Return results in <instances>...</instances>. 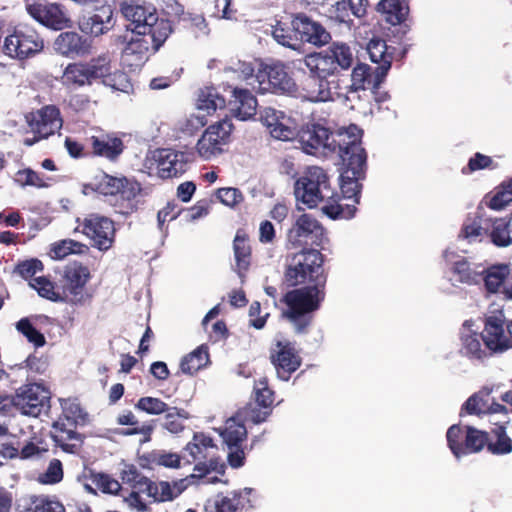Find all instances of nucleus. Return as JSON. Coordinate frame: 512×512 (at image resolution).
Returning <instances> with one entry per match:
<instances>
[{"mask_svg":"<svg viewBox=\"0 0 512 512\" xmlns=\"http://www.w3.org/2000/svg\"><path fill=\"white\" fill-rule=\"evenodd\" d=\"M85 65L91 81L110 75V59L106 55L100 56Z\"/></svg>","mask_w":512,"mask_h":512,"instance_id":"55","label":"nucleus"},{"mask_svg":"<svg viewBox=\"0 0 512 512\" xmlns=\"http://www.w3.org/2000/svg\"><path fill=\"white\" fill-rule=\"evenodd\" d=\"M233 105L232 111L240 120H247L256 114L257 100L255 96L246 88L234 87L232 90Z\"/></svg>","mask_w":512,"mask_h":512,"instance_id":"28","label":"nucleus"},{"mask_svg":"<svg viewBox=\"0 0 512 512\" xmlns=\"http://www.w3.org/2000/svg\"><path fill=\"white\" fill-rule=\"evenodd\" d=\"M90 481L103 493L117 494L121 489L120 483L105 473H92Z\"/></svg>","mask_w":512,"mask_h":512,"instance_id":"54","label":"nucleus"},{"mask_svg":"<svg viewBox=\"0 0 512 512\" xmlns=\"http://www.w3.org/2000/svg\"><path fill=\"white\" fill-rule=\"evenodd\" d=\"M50 392L40 384H27L20 387L12 399V404L24 415L37 417L49 407Z\"/></svg>","mask_w":512,"mask_h":512,"instance_id":"13","label":"nucleus"},{"mask_svg":"<svg viewBox=\"0 0 512 512\" xmlns=\"http://www.w3.org/2000/svg\"><path fill=\"white\" fill-rule=\"evenodd\" d=\"M29 15L44 26L61 30L69 26V18L56 3H33L26 7Z\"/></svg>","mask_w":512,"mask_h":512,"instance_id":"21","label":"nucleus"},{"mask_svg":"<svg viewBox=\"0 0 512 512\" xmlns=\"http://www.w3.org/2000/svg\"><path fill=\"white\" fill-rule=\"evenodd\" d=\"M243 421H249L242 414V410L235 416L225 422V426L220 430V435L227 447H235L241 444L247 437V429Z\"/></svg>","mask_w":512,"mask_h":512,"instance_id":"31","label":"nucleus"},{"mask_svg":"<svg viewBox=\"0 0 512 512\" xmlns=\"http://www.w3.org/2000/svg\"><path fill=\"white\" fill-rule=\"evenodd\" d=\"M254 398L260 409L248 405L242 409V414L252 423L259 424L264 422L270 415L271 406L274 402V392L269 388L266 378H260L258 381H255Z\"/></svg>","mask_w":512,"mask_h":512,"instance_id":"17","label":"nucleus"},{"mask_svg":"<svg viewBox=\"0 0 512 512\" xmlns=\"http://www.w3.org/2000/svg\"><path fill=\"white\" fill-rule=\"evenodd\" d=\"M86 246L78 241L72 239H64L59 242L52 244L50 249V255L53 259H63L70 254L83 253Z\"/></svg>","mask_w":512,"mask_h":512,"instance_id":"45","label":"nucleus"},{"mask_svg":"<svg viewBox=\"0 0 512 512\" xmlns=\"http://www.w3.org/2000/svg\"><path fill=\"white\" fill-rule=\"evenodd\" d=\"M233 125L230 120L223 119L210 125L196 144L197 153L205 160H210L223 152L228 143Z\"/></svg>","mask_w":512,"mask_h":512,"instance_id":"12","label":"nucleus"},{"mask_svg":"<svg viewBox=\"0 0 512 512\" xmlns=\"http://www.w3.org/2000/svg\"><path fill=\"white\" fill-rule=\"evenodd\" d=\"M52 439L55 444L66 453L76 454L79 451L80 444L67 442L69 440H78L81 442L80 435L75 430H69L68 436L63 434H53Z\"/></svg>","mask_w":512,"mask_h":512,"instance_id":"58","label":"nucleus"},{"mask_svg":"<svg viewBox=\"0 0 512 512\" xmlns=\"http://www.w3.org/2000/svg\"><path fill=\"white\" fill-rule=\"evenodd\" d=\"M294 194L296 200L308 208L324 203L322 212L331 219H350L356 212L355 205H342L338 202L340 197L331 187L328 175L317 166L309 167L296 180Z\"/></svg>","mask_w":512,"mask_h":512,"instance_id":"2","label":"nucleus"},{"mask_svg":"<svg viewBox=\"0 0 512 512\" xmlns=\"http://www.w3.org/2000/svg\"><path fill=\"white\" fill-rule=\"evenodd\" d=\"M377 11L384 15L391 25L403 22L408 15V4L405 0H381L377 4Z\"/></svg>","mask_w":512,"mask_h":512,"instance_id":"34","label":"nucleus"},{"mask_svg":"<svg viewBox=\"0 0 512 512\" xmlns=\"http://www.w3.org/2000/svg\"><path fill=\"white\" fill-rule=\"evenodd\" d=\"M123 16L129 21L127 29L133 34L153 33L160 26L156 8L150 3L131 1L121 6Z\"/></svg>","mask_w":512,"mask_h":512,"instance_id":"10","label":"nucleus"},{"mask_svg":"<svg viewBox=\"0 0 512 512\" xmlns=\"http://www.w3.org/2000/svg\"><path fill=\"white\" fill-rule=\"evenodd\" d=\"M194 470L197 472L195 475L196 479H202L211 471L217 474L223 475L225 473V464L218 458H211L207 463L200 462L195 465Z\"/></svg>","mask_w":512,"mask_h":512,"instance_id":"60","label":"nucleus"},{"mask_svg":"<svg viewBox=\"0 0 512 512\" xmlns=\"http://www.w3.org/2000/svg\"><path fill=\"white\" fill-rule=\"evenodd\" d=\"M303 63L311 75L320 78L328 79L329 76L337 72L326 49L306 55Z\"/></svg>","mask_w":512,"mask_h":512,"instance_id":"30","label":"nucleus"},{"mask_svg":"<svg viewBox=\"0 0 512 512\" xmlns=\"http://www.w3.org/2000/svg\"><path fill=\"white\" fill-rule=\"evenodd\" d=\"M488 234L496 246L507 247L512 245V217L510 221L502 218H490Z\"/></svg>","mask_w":512,"mask_h":512,"instance_id":"36","label":"nucleus"},{"mask_svg":"<svg viewBox=\"0 0 512 512\" xmlns=\"http://www.w3.org/2000/svg\"><path fill=\"white\" fill-rule=\"evenodd\" d=\"M451 271L456 281L467 285L480 284L484 272L482 264L470 262L465 258L456 260Z\"/></svg>","mask_w":512,"mask_h":512,"instance_id":"29","label":"nucleus"},{"mask_svg":"<svg viewBox=\"0 0 512 512\" xmlns=\"http://www.w3.org/2000/svg\"><path fill=\"white\" fill-rule=\"evenodd\" d=\"M348 128L349 126L341 128L336 135H333L328 128L321 124L308 123L299 130L297 141L307 154L313 155L322 148L339 152V134Z\"/></svg>","mask_w":512,"mask_h":512,"instance_id":"6","label":"nucleus"},{"mask_svg":"<svg viewBox=\"0 0 512 512\" xmlns=\"http://www.w3.org/2000/svg\"><path fill=\"white\" fill-rule=\"evenodd\" d=\"M488 442L487 433L475 429L473 427H466L464 444H462L461 456L469 453H476L483 449Z\"/></svg>","mask_w":512,"mask_h":512,"instance_id":"41","label":"nucleus"},{"mask_svg":"<svg viewBox=\"0 0 512 512\" xmlns=\"http://www.w3.org/2000/svg\"><path fill=\"white\" fill-rule=\"evenodd\" d=\"M209 362L208 347L201 345L194 351L182 358L180 363L181 371L193 375Z\"/></svg>","mask_w":512,"mask_h":512,"instance_id":"39","label":"nucleus"},{"mask_svg":"<svg viewBox=\"0 0 512 512\" xmlns=\"http://www.w3.org/2000/svg\"><path fill=\"white\" fill-rule=\"evenodd\" d=\"M257 92L293 95L297 92L294 79L288 74L282 62L267 64L258 71Z\"/></svg>","mask_w":512,"mask_h":512,"instance_id":"9","label":"nucleus"},{"mask_svg":"<svg viewBox=\"0 0 512 512\" xmlns=\"http://www.w3.org/2000/svg\"><path fill=\"white\" fill-rule=\"evenodd\" d=\"M30 286L37 290L38 294L53 302H64L62 292L56 291L54 284L45 277L33 278Z\"/></svg>","mask_w":512,"mask_h":512,"instance_id":"48","label":"nucleus"},{"mask_svg":"<svg viewBox=\"0 0 512 512\" xmlns=\"http://www.w3.org/2000/svg\"><path fill=\"white\" fill-rule=\"evenodd\" d=\"M90 279L88 267L74 262L65 266L61 279V292L63 300L72 305L84 304L90 295L86 291V284Z\"/></svg>","mask_w":512,"mask_h":512,"instance_id":"5","label":"nucleus"},{"mask_svg":"<svg viewBox=\"0 0 512 512\" xmlns=\"http://www.w3.org/2000/svg\"><path fill=\"white\" fill-rule=\"evenodd\" d=\"M447 442L455 457H461L462 444H464L465 434H463L460 426L452 425L447 431Z\"/></svg>","mask_w":512,"mask_h":512,"instance_id":"61","label":"nucleus"},{"mask_svg":"<svg viewBox=\"0 0 512 512\" xmlns=\"http://www.w3.org/2000/svg\"><path fill=\"white\" fill-rule=\"evenodd\" d=\"M506 425L496 423V427L493 429L496 441L488 444V449L493 454L500 455L512 452V440L506 434Z\"/></svg>","mask_w":512,"mask_h":512,"instance_id":"46","label":"nucleus"},{"mask_svg":"<svg viewBox=\"0 0 512 512\" xmlns=\"http://www.w3.org/2000/svg\"><path fill=\"white\" fill-rule=\"evenodd\" d=\"M322 264V254L316 249H308L294 254L287 267L285 277L290 285L296 286L307 280L315 282L312 286L289 291L283 297L288 307L283 316L293 323L298 333L304 332L310 324L311 313L319 308L323 298L319 288L325 282Z\"/></svg>","mask_w":512,"mask_h":512,"instance_id":"1","label":"nucleus"},{"mask_svg":"<svg viewBox=\"0 0 512 512\" xmlns=\"http://www.w3.org/2000/svg\"><path fill=\"white\" fill-rule=\"evenodd\" d=\"M158 175L163 178L177 177L184 173L188 165V156L184 152L171 149H159L153 154Z\"/></svg>","mask_w":512,"mask_h":512,"instance_id":"20","label":"nucleus"},{"mask_svg":"<svg viewBox=\"0 0 512 512\" xmlns=\"http://www.w3.org/2000/svg\"><path fill=\"white\" fill-rule=\"evenodd\" d=\"M16 329L35 347L38 348L45 345L46 340L44 335L33 326L29 318L20 319L16 323Z\"/></svg>","mask_w":512,"mask_h":512,"instance_id":"50","label":"nucleus"},{"mask_svg":"<svg viewBox=\"0 0 512 512\" xmlns=\"http://www.w3.org/2000/svg\"><path fill=\"white\" fill-rule=\"evenodd\" d=\"M332 82L328 79L311 75L302 83L300 96L310 102H327L333 100Z\"/></svg>","mask_w":512,"mask_h":512,"instance_id":"26","label":"nucleus"},{"mask_svg":"<svg viewBox=\"0 0 512 512\" xmlns=\"http://www.w3.org/2000/svg\"><path fill=\"white\" fill-rule=\"evenodd\" d=\"M54 49L67 57L84 56L90 52V43L76 32H63L56 38Z\"/></svg>","mask_w":512,"mask_h":512,"instance_id":"25","label":"nucleus"},{"mask_svg":"<svg viewBox=\"0 0 512 512\" xmlns=\"http://www.w3.org/2000/svg\"><path fill=\"white\" fill-rule=\"evenodd\" d=\"M82 232L99 250H108L114 242V223L107 217L91 214L83 221Z\"/></svg>","mask_w":512,"mask_h":512,"instance_id":"15","label":"nucleus"},{"mask_svg":"<svg viewBox=\"0 0 512 512\" xmlns=\"http://www.w3.org/2000/svg\"><path fill=\"white\" fill-rule=\"evenodd\" d=\"M482 281L489 293H499L506 279L510 274V267L507 264H496L489 267L483 266Z\"/></svg>","mask_w":512,"mask_h":512,"instance_id":"32","label":"nucleus"},{"mask_svg":"<svg viewBox=\"0 0 512 512\" xmlns=\"http://www.w3.org/2000/svg\"><path fill=\"white\" fill-rule=\"evenodd\" d=\"M326 50L336 70L338 67L342 70H348L356 60L353 48L345 42H332Z\"/></svg>","mask_w":512,"mask_h":512,"instance_id":"33","label":"nucleus"},{"mask_svg":"<svg viewBox=\"0 0 512 512\" xmlns=\"http://www.w3.org/2000/svg\"><path fill=\"white\" fill-rule=\"evenodd\" d=\"M272 37L274 40L284 46L293 50H300L302 45L299 42L297 31L294 30L292 22L290 25L286 23L278 22L272 28Z\"/></svg>","mask_w":512,"mask_h":512,"instance_id":"40","label":"nucleus"},{"mask_svg":"<svg viewBox=\"0 0 512 512\" xmlns=\"http://www.w3.org/2000/svg\"><path fill=\"white\" fill-rule=\"evenodd\" d=\"M179 418H188V413L184 409L170 407L168 411H166L165 419L162 424L163 428L173 434L181 432L184 426Z\"/></svg>","mask_w":512,"mask_h":512,"instance_id":"52","label":"nucleus"},{"mask_svg":"<svg viewBox=\"0 0 512 512\" xmlns=\"http://www.w3.org/2000/svg\"><path fill=\"white\" fill-rule=\"evenodd\" d=\"M135 408L149 415H160L170 408L164 401L155 397H141L135 404Z\"/></svg>","mask_w":512,"mask_h":512,"instance_id":"53","label":"nucleus"},{"mask_svg":"<svg viewBox=\"0 0 512 512\" xmlns=\"http://www.w3.org/2000/svg\"><path fill=\"white\" fill-rule=\"evenodd\" d=\"M172 32L169 20L161 19L160 26L153 33L133 34L128 38L122 51V63L130 68H139L147 58L150 47L157 51Z\"/></svg>","mask_w":512,"mask_h":512,"instance_id":"4","label":"nucleus"},{"mask_svg":"<svg viewBox=\"0 0 512 512\" xmlns=\"http://www.w3.org/2000/svg\"><path fill=\"white\" fill-rule=\"evenodd\" d=\"M472 322L465 321L461 331L462 348L461 352L470 359L482 360L487 356L491 355V352L487 346L482 348L481 340L484 341L485 330L483 334H478L471 330Z\"/></svg>","mask_w":512,"mask_h":512,"instance_id":"24","label":"nucleus"},{"mask_svg":"<svg viewBox=\"0 0 512 512\" xmlns=\"http://www.w3.org/2000/svg\"><path fill=\"white\" fill-rule=\"evenodd\" d=\"M195 482V475H189L186 478L173 481L172 483L167 481H161L154 483L148 481L144 493L149 497L153 498L157 502L171 501L178 497L186 488Z\"/></svg>","mask_w":512,"mask_h":512,"instance_id":"23","label":"nucleus"},{"mask_svg":"<svg viewBox=\"0 0 512 512\" xmlns=\"http://www.w3.org/2000/svg\"><path fill=\"white\" fill-rule=\"evenodd\" d=\"M324 237V228L311 214L302 213L293 217V223L287 230V243L292 248L308 244L320 245Z\"/></svg>","mask_w":512,"mask_h":512,"instance_id":"8","label":"nucleus"},{"mask_svg":"<svg viewBox=\"0 0 512 512\" xmlns=\"http://www.w3.org/2000/svg\"><path fill=\"white\" fill-rule=\"evenodd\" d=\"M115 24L114 9L109 3L95 8V12L79 22L81 31L95 37L106 34Z\"/></svg>","mask_w":512,"mask_h":512,"instance_id":"22","label":"nucleus"},{"mask_svg":"<svg viewBox=\"0 0 512 512\" xmlns=\"http://www.w3.org/2000/svg\"><path fill=\"white\" fill-rule=\"evenodd\" d=\"M226 106L225 98L219 94L217 89L213 87H207L200 90L197 98V108L200 111H204L207 114H212L216 110L224 109Z\"/></svg>","mask_w":512,"mask_h":512,"instance_id":"38","label":"nucleus"},{"mask_svg":"<svg viewBox=\"0 0 512 512\" xmlns=\"http://www.w3.org/2000/svg\"><path fill=\"white\" fill-rule=\"evenodd\" d=\"M489 394L490 391L488 389H483L473 394L464 403L463 410H465L468 414L479 415L481 413H486V409L488 408Z\"/></svg>","mask_w":512,"mask_h":512,"instance_id":"51","label":"nucleus"},{"mask_svg":"<svg viewBox=\"0 0 512 512\" xmlns=\"http://www.w3.org/2000/svg\"><path fill=\"white\" fill-rule=\"evenodd\" d=\"M367 52L370 60L373 63L379 64L378 67H384L386 62H388L389 69L391 68L393 57L392 54L388 52V47L384 40L371 39L367 44Z\"/></svg>","mask_w":512,"mask_h":512,"instance_id":"43","label":"nucleus"},{"mask_svg":"<svg viewBox=\"0 0 512 512\" xmlns=\"http://www.w3.org/2000/svg\"><path fill=\"white\" fill-rule=\"evenodd\" d=\"M33 512H65L64 506L47 497H36L33 500Z\"/></svg>","mask_w":512,"mask_h":512,"instance_id":"64","label":"nucleus"},{"mask_svg":"<svg viewBox=\"0 0 512 512\" xmlns=\"http://www.w3.org/2000/svg\"><path fill=\"white\" fill-rule=\"evenodd\" d=\"M120 477L124 483L131 485L133 488H137L139 492L142 493H144V488H146L149 481V478L142 475L133 464H124L120 472Z\"/></svg>","mask_w":512,"mask_h":512,"instance_id":"49","label":"nucleus"},{"mask_svg":"<svg viewBox=\"0 0 512 512\" xmlns=\"http://www.w3.org/2000/svg\"><path fill=\"white\" fill-rule=\"evenodd\" d=\"M233 248L236 261V271L239 277L242 278L244 276V272L250 265V246L244 237L236 235Z\"/></svg>","mask_w":512,"mask_h":512,"instance_id":"42","label":"nucleus"},{"mask_svg":"<svg viewBox=\"0 0 512 512\" xmlns=\"http://www.w3.org/2000/svg\"><path fill=\"white\" fill-rule=\"evenodd\" d=\"M352 5L347 0H341L335 3L330 9V17L346 25L352 23Z\"/></svg>","mask_w":512,"mask_h":512,"instance_id":"59","label":"nucleus"},{"mask_svg":"<svg viewBox=\"0 0 512 512\" xmlns=\"http://www.w3.org/2000/svg\"><path fill=\"white\" fill-rule=\"evenodd\" d=\"M490 218L475 216L464 222L460 236L469 243L480 242L488 235Z\"/></svg>","mask_w":512,"mask_h":512,"instance_id":"35","label":"nucleus"},{"mask_svg":"<svg viewBox=\"0 0 512 512\" xmlns=\"http://www.w3.org/2000/svg\"><path fill=\"white\" fill-rule=\"evenodd\" d=\"M27 122L37 138L44 139L53 135L62 127L60 112L55 106L49 105L27 116Z\"/></svg>","mask_w":512,"mask_h":512,"instance_id":"16","label":"nucleus"},{"mask_svg":"<svg viewBox=\"0 0 512 512\" xmlns=\"http://www.w3.org/2000/svg\"><path fill=\"white\" fill-rule=\"evenodd\" d=\"M14 180L20 186H35L39 188L48 186L45 180L37 172L29 168L19 170L15 174Z\"/></svg>","mask_w":512,"mask_h":512,"instance_id":"56","label":"nucleus"},{"mask_svg":"<svg viewBox=\"0 0 512 512\" xmlns=\"http://www.w3.org/2000/svg\"><path fill=\"white\" fill-rule=\"evenodd\" d=\"M292 26L297 31L299 42L312 44L317 47L324 46L331 39L330 33L318 22L305 14H297L292 19Z\"/></svg>","mask_w":512,"mask_h":512,"instance_id":"19","label":"nucleus"},{"mask_svg":"<svg viewBox=\"0 0 512 512\" xmlns=\"http://www.w3.org/2000/svg\"><path fill=\"white\" fill-rule=\"evenodd\" d=\"M139 187L136 183L130 182L126 178H117L109 175H103L97 184V191L104 195L121 194L123 198H131L136 195Z\"/></svg>","mask_w":512,"mask_h":512,"instance_id":"27","label":"nucleus"},{"mask_svg":"<svg viewBox=\"0 0 512 512\" xmlns=\"http://www.w3.org/2000/svg\"><path fill=\"white\" fill-rule=\"evenodd\" d=\"M389 71L388 62L384 67H376L374 70L364 63L357 64L351 73V85L348 88L346 99L354 102L360 100V92L370 90L375 93L384 82Z\"/></svg>","mask_w":512,"mask_h":512,"instance_id":"7","label":"nucleus"},{"mask_svg":"<svg viewBox=\"0 0 512 512\" xmlns=\"http://www.w3.org/2000/svg\"><path fill=\"white\" fill-rule=\"evenodd\" d=\"M209 448H214L212 439L203 433H196L192 441L186 445L185 450L196 460L206 458L207 454L205 451Z\"/></svg>","mask_w":512,"mask_h":512,"instance_id":"47","label":"nucleus"},{"mask_svg":"<svg viewBox=\"0 0 512 512\" xmlns=\"http://www.w3.org/2000/svg\"><path fill=\"white\" fill-rule=\"evenodd\" d=\"M504 315L502 313L489 315L485 320L484 344L491 352H504L512 348V320L504 329Z\"/></svg>","mask_w":512,"mask_h":512,"instance_id":"14","label":"nucleus"},{"mask_svg":"<svg viewBox=\"0 0 512 512\" xmlns=\"http://www.w3.org/2000/svg\"><path fill=\"white\" fill-rule=\"evenodd\" d=\"M43 49V41L32 29H16L6 36L3 52L14 59L23 60L34 56Z\"/></svg>","mask_w":512,"mask_h":512,"instance_id":"11","label":"nucleus"},{"mask_svg":"<svg viewBox=\"0 0 512 512\" xmlns=\"http://www.w3.org/2000/svg\"><path fill=\"white\" fill-rule=\"evenodd\" d=\"M254 67L252 63L241 62L237 63L236 67H229L226 69V72H234L238 73L239 77L248 82V85L252 87L253 90L257 91L258 85V73L254 75Z\"/></svg>","mask_w":512,"mask_h":512,"instance_id":"57","label":"nucleus"},{"mask_svg":"<svg viewBox=\"0 0 512 512\" xmlns=\"http://www.w3.org/2000/svg\"><path fill=\"white\" fill-rule=\"evenodd\" d=\"M62 410L63 416L69 422L70 426H76V424L84 420L86 416L78 403L69 400L62 402Z\"/></svg>","mask_w":512,"mask_h":512,"instance_id":"62","label":"nucleus"},{"mask_svg":"<svg viewBox=\"0 0 512 512\" xmlns=\"http://www.w3.org/2000/svg\"><path fill=\"white\" fill-rule=\"evenodd\" d=\"M271 361L279 379L288 381L290 375L301 365V358L294 345L288 341H277L271 353Z\"/></svg>","mask_w":512,"mask_h":512,"instance_id":"18","label":"nucleus"},{"mask_svg":"<svg viewBox=\"0 0 512 512\" xmlns=\"http://www.w3.org/2000/svg\"><path fill=\"white\" fill-rule=\"evenodd\" d=\"M242 508H244L242 492H234L232 497H223L216 503L217 512H235Z\"/></svg>","mask_w":512,"mask_h":512,"instance_id":"63","label":"nucleus"},{"mask_svg":"<svg viewBox=\"0 0 512 512\" xmlns=\"http://www.w3.org/2000/svg\"><path fill=\"white\" fill-rule=\"evenodd\" d=\"M92 148L96 155L114 160L122 153L123 142L116 137H92Z\"/></svg>","mask_w":512,"mask_h":512,"instance_id":"37","label":"nucleus"},{"mask_svg":"<svg viewBox=\"0 0 512 512\" xmlns=\"http://www.w3.org/2000/svg\"><path fill=\"white\" fill-rule=\"evenodd\" d=\"M362 130L354 125L339 134V155L345 171L341 174V192L343 197L354 199V203H359V194L361 184L359 180L363 178L366 169L367 155L365 149L361 146Z\"/></svg>","mask_w":512,"mask_h":512,"instance_id":"3","label":"nucleus"},{"mask_svg":"<svg viewBox=\"0 0 512 512\" xmlns=\"http://www.w3.org/2000/svg\"><path fill=\"white\" fill-rule=\"evenodd\" d=\"M63 83L66 85L83 86L86 83H90L87 68L85 64H69L62 76Z\"/></svg>","mask_w":512,"mask_h":512,"instance_id":"44","label":"nucleus"}]
</instances>
